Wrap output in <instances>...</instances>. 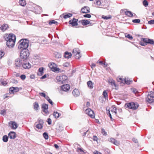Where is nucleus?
<instances>
[{"mask_svg":"<svg viewBox=\"0 0 154 154\" xmlns=\"http://www.w3.org/2000/svg\"><path fill=\"white\" fill-rule=\"evenodd\" d=\"M18 48L20 49H27L29 46V41L26 39H21L18 42Z\"/></svg>","mask_w":154,"mask_h":154,"instance_id":"obj_2","label":"nucleus"},{"mask_svg":"<svg viewBox=\"0 0 154 154\" xmlns=\"http://www.w3.org/2000/svg\"><path fill=\"white\" fill-rule=\"evenodd\" d=\"M58 23V22H57V21H56L55 20H54L50 21L49 23V24L50 25H51L53 24H54L56 25H57Z\"/></svg>","mask_w":154,"mask_h":154,"instance_id":"obj_36","label":"nucleus"},{"mask_svg":"<svg viewBox=\"0 0 154 154\" xmlns=\"http://www.w3.org/2000/svg\"><path fill=\"white\" fill-rule=\"evenodd\" d=\"M63 78V83L65 82V81L67 79V77L65 75H62V78Z\"/></svg>","mask_w":154,"mask_h":154,"instance_id":"obj_45","label":"nucleus"},{"mask_svg":"<svg viewBox=\"0 0 154 154\" xmlns=\"http://www.w3.org/2000/svg\"><path fill=\"white\" fill-rule=\"evenodd\" d=\"M56 65L54 63H51L49 64V66L50 68L52 69L53 71L56 70L57 68L55 67Z\"/></svg>","mask_w":154,"mask_h":154,"instance_id":"obj_23","label":"nucleus"},{"mask_svg":"<svg viewBox=\"0 0 154 154\" xmlns=\"http://www.w3.org/2000/svg\"><path fill=\"white\" fill-rule=\"evenodd\" d=\"M109 141L110 142L117 146L119 145V142L112 138H110L109 140Z\"/></svg>","mask_w":154,"mask_h":154,"instance_id":"obj_20","label":"nucleus"},{"mask_svg":"<svg viewBox=\"0 0 154 154\" xmlns=\"http://www.w3.org/2000/svg\"><path fill=\"white\" fill-rule=\"evenodd\" d=\"M87 84L88 87L90 89H92L93 88V84L92 83V82L91 81H89L87 82Z\"/></svg>","mask_w":154,"mask_h":154,"instance_id":"obj_28","label":"nucleus"},{"mask_svg":"<svg viewBox=\"0 0 154 154\" xmlns=\"http://www.w3.org/2000/svg\"><path fill=\"white\" fill-rule=\"evenodd\" d=\"M61 88L63 91H67L69 90L70 86L68 84L63 85L61 86Z\"/></svg>","mask_w":154,"mask_h":154,"instance_id":"obj_12","label":"nucleus"},{"mask_svg":"<svg viewBox=\"0 0 154 154\" xmlns=\"http://www.w3.org/2000/svg\"><path fill=\"white\" fill-rule=\"evenodd\" d=\"M22 61L20 59H17L15 60V66L17 67H20L21 64H22Z\"/></svg>","mask_w":154,"mask_h":154,"instance_id":"obj_17","label":"nucleus"},{"mask_svg":"<svg viewBox=\"0 0 154 154\" xmlns=\"http://www.w3.org/2000/svg\"><path fill=\"white\" fill-rule=\"evenodd\" d=\"M20 78L21 79L24 80L25 79L26 76L24 75H22L20 76Z\"/></svg>","mask_w":154,"mask_h":154,"instance_id":"obj_57","label":"nucleus"},{"mask_svg":"<svg viewBox=\"0 0 154 154\" xmlns=\"http://www.w3.org/2000/svg\"><path fill=\"white\" fill-rule=\"evenodd\" d=\"M31 66V65L28 62H25L22 64V66L24 69H29Z\"/></svg>","mask_w":154,"mask_h":154,"instance_id":"obj_16","label":"nucleus"},{"mask_svg":"<svg viewBox=\"0 0 154 154\" xmlns=\"http://www.w3.org/2000/svg\"><path fill=\"white\" fill-rule=\"evenodd\" d=\"M99 63V64L100 65H101L102 66H105V63H103V61H98L97 62V63Z\"/></svg>","mask_w":154,"mask_h":154,"instance_id":"obj_51","label":"nucleus"},{"mask_svg":"<svg viewBox=\"0 0 154 154\" xmlns=\"http://www.w3.org/2000/svg\"><path fill=\"white\" fill-rule=\"evenodd\" d=\"M81 23L83 25H87L90 23V21L86 20H83L81 21Z\"/></svg>","mask_w":154,"mask_h":154,"instance_id":"obj_26","label":"nucleus"},{"mask_svg":"<svg viewBox=\"0 0 154 154\" xmlns=\"http://www.w3.org/2000/svg\"><path fill=\"white\" fill-rule=\"evenodd\" d=\"M107 1L106 0H97V5L100 8H105V5H107Z\"/></svg>","mask_w":154,"mask_h":154,"instance_id":"obj_7","label":"nucleus"},{"mask_svg":"<svg viewBox=\"0 0 154 154\" xmlns=\"http://www.w3.org/2000/svg\"><path fill=\"white\" fill-rule=\"evenodd\" d=\"M46 77H47L46 75L45 74L41 77V79H44L46 78Z\"/></svg>","mask_w":154,"mask_h":154,"instance_id":"obj_64","label":"nucleus"},{"mask_svg":"<svg viewBox=\"0 0 154 154\" xmlns=\"http://www.w3.org/2000/svg\"><path fill=\"white\" fill-rule=\"evenodd\" d=\"M8 137L7 135H5L3 137L2 140L4 142H7L8 140Z\"/></svg>","mask_w":154,"mask_h":154,"instance_id":"obj_34","label":"nucleus"},{"mask_svg":"<svg viewBox=\"0 0 154 154\" xmlns=\"http://www.w3.org/2000/svg\"><path fill=\"white\" fill-rule=\"evenodd\" d=\"M53 115L56 119L59 118L60 116V114L57 112H54Z\"/></svg>","mask_w":154,"mask_h":154,"instance_id":"obj_33","label":"nucleus"},{"mask_svg":"<svg viewBox=\"0 0 154 154\" xmlns=\"http://www.w3.org/2000/svg\"><path fill=\"white\" fill-rule=\"evenodd\" d=\"M19 3L20 5L22 6H24L26 4L25 0H20L19 1Z\"/></svg>","mask_w":154,"mask_h":154,"instance_id":"obj_31","label":"nucleus"},{"mask_svg":"<svg viewBox=\"0 0 154 154\" xmlns=\"http://www.w3.org/2000/svg\"><path fill=\"white\" fill-rule=\"evenodd\" d=\"M132 140L133 141V142L135 143H137L138 142L137 139H136L135 138H133Z\"/></svg>","mask_w":154,"mask_h":154,"instance_id":"obj_62","label":"nucleus"},{"mask_svg":"<svg viewBox=\"0 0 154 154\" xmlns=\"http://www.w3.org/2000/svg\"><path fill=\"white\" fill-rule=\"evenodd\" d=\"M140 21L139 19H136L133 20L132 22L135 23H139Z\"/></svg>","mask_w":154,"mask_h":154,"instance_id":"obj_46","label":"nucleus"},{"mask_svg":"<svg viewBox=\"0 0 154 154\" xmlns=\"http://www.w3.org/2000/svg\"><path fill=\"white\" fill-rule=\"evenodd\" d=\"M102 18L104 20H108L111 18V16L110 15H109L108 16H106L104 15H103L102 16Z\"/></svg>","mask_w":154,"mask_h":154,"instance_id":"obj_38","label":"nucleus"},{"mask_svg":"<svg viewBox=\"0 0 154 154\" xmlns=\"http://www.w3.org/2000/svg\"><path fill=\"white\" fill-rule=\"evenodd\" d=\"M38 122L39 123L38 124L42 125H43L44 123V122L43 120L41 119H38Z\"/></svg>","mask_w":154,"mask_h":154,"instance_id":"obj_50","label":"nucleus"},{"mask_svg":"<svg viewBox=\"0 0 154 154\" xmlns=\"http://www.w3.org/2000/svg\"><path fill=\"white\" fill-rule=\"evenodd\" d=\"M107 91V90H104L103 93V95L106 99H107L108 98Z\"/></svg>","mask_w":154,"mask_h":154,"instance_id":"obj_30","label":"nucleus"},{"mask_svg":"<svg viewBox=\"0 0 154 154\" xmlns=\"http://www.w3.org/2000/svg\"><path fill=\"white\" fill-rule=\"evenodd\" d=\"M44 97L48 101L49 100H50V99L49 98V97L48 96H45Z\"/></svg>","mask_w":154,"mask_h":154,"instance_id":"obj_63","label":"nucleus"},{"mask_svg":"<svg viewBox=\"0 0 154 154\" xmlns=\"http://www.w3.org/2000/svg\"><path fill=\"white\" fill-rule=\"evenodd\" d=\"M154 94L153 92L151 91L148 93L147 97L146 98L147 101L149 103L153 102L154 100Z\"/></svg>","mask_w":154,"mask_h":154,"instance_id":"obj_5","label":"nucleus"},{"mask_svg":"<svg viewBox=\"0 0 154 154\" xmlns=\"http://www.w3.org/2000/svg\"><path fill=\"white\" fill-rule=\"evenodd\" d=\"M107 113L108 116L110 117L111 120L112 121L113 119L112 118L111 115L110 113V111L109 110H108V112H107Z\"/></svg>","mask_w":154,"mask_h":154,"instance_id":"obj_49","label":"nucleus"},{"mask_svg":"<svg viewBox=\"0 0 154 154\" xmlns=\"http://www.w3.org/2000/svg\"><path fill=\"white\" fill-rule=\"evenodd\" d=\"M20 54V57L23 60H26L27 59L29 55L28 49H21Z\"/></svg>","mask_w":154,"mask_h":154,"instance_id":"obj_3","label":"nucleus"},{"mask_svg":"<svg viewBox=\"0 0 154 154\" xmlns=\"http://www.w3.org/2000/svg\"><path fill=\"white\" fill-rule=\"evenodd\" d=\"M72 16V14L68 13L67 14L64 15L63 16V18L64 19H66L71 17Z\"/></svg>","mask_w":154,"mask_h":154,"instance_id":"obj_35","label":"nucleus"},{"mask_svg":"<svg viewBox=\"0 0 154 154\" xmlns=\"http://www.w3.org/2000/svg\"><path fill=\"white\" fill-rule=\"evenodd\" d=\"M9 126L13 129H15L17 127V123L15 122L11 121L9 122Z\"/></svg>","mask_w":154,"mask_h":154,"instance_id":"obj_13","label":"nucleus"},{"mask_svg":"<svg viewBox=\"0 0 154 154\" xmlns=\"http://www.w3.org/2000/svg\"><path fill=\"white\" fill-rule=\"evenodd\" d=\"M72 55V54L68 51H66L64 53V57L65 58L69 59L71 57Z\"/></svg>","mask_w":154,"mask_h":154,"instance_id":"obj_22","label":"nucleus"},{"mask_svg":"<svg viewBox=\"0 0 154 154\" xmlns=\"http://www.w3.org/2000/svg\"><path fill=\"white\" fill-rule=\"evenodd\" d=\"M83 17H87L90 18L91 17V16L90 14H86L83 15Z\"/></svg>","mask_w":154,"mask_h":154,"instance_id":"obj_55","label":"nucleus"},{"mask_svg":"<svg viewBox=\"0 0 154 154\" xmlns=\"http://www.w3.org/2000/svg\"><path fill=\"white\" fill-rule=\"evenodd\" d=\"M117 81L119 82H123V79L121 78H117Z\"/></svg>","mask_w":154,"mask_h":154,"instance_id":"obj_52","label":"nucleus"},{"mask_svg":"<svg viewBox=\"0 0 154 154\" xmlns=\"http://www.w3.org/2000/svg\"><path fill=\"white\" fill-rule=\"evenodd\" d=\"M43 136L44 138L46 140L48 138V136L47 133L46 132L44 133L43 134Z\"/></svg>","mask_w":154,"mask_h":154,"instance_id":"obj_43","label":"nucleus"},{"mask_svg":"<svg viewBox=\"0 0 154 154\" xmlns=\"http://www.w3.org/2000/svg\"><path fill=\"white\" fill-rule=\"evenodd\" d=\"M125 14L127 16L129 17H132L133 16V13L130 11H126L125 12Z\"/></svg>","mask_w":154,"mask_h":154,"instance_id":"obj_32","label":"nucleus"},{"mask_svg":"<svg viewBox=\"0 0 154 154\" xmlns=\"http://www.w3.org/2000/svg\"><path fill=\"white\" fill-rule=\"evenodd\" d=\"M101 133L103 135H107L106 132L105 130L104 129H102Z\"/></svg>","mask_w":154,"mask_h":154,"instance_id":"obj_48","label":"nucleus"},{"mask_svg":"<svg viewBox=\"0 0 154 154\" xmlns=\"http://www.w3.org/2000/svg\"><path fill=\"white\" fill-rule=\"evenodd\" d=\"M9 137L11 139H14L16 137V133L13 131H11L8 134Z\"/></svg>","mask_w":154,"mask_h":154,"instance_id":"obj_19","label":"nucleus"},{"mask_svg":"<svg viewBox=\"0 0 154 154\" xmlns=\"http://www.w3.org/2000/svg\"><path fill=\"white\" fill-rule=\"evenodd\" d=\"M90 8L87 6H85L82 8L81 10V12L83 13H88L90 12Z\"/></svg>","mask_w":154,"mask_h":154,"instance_id":"obj_14","label":"nucleus"},{"mask_svg":"<svg viewBox=\"0 0 154 154\" xmlns=\"http://www.w3.org/2000/svg\"><path fill=\"white\" fill-rule=\"evenodd\" d=\"M148 23L150 24H154V20H151L148 21Z\"/></svg>","mask_w":154,"mask_h":154,"instance_id":"obj_56","label":"nucleus"},{"mask_svg":"<svg viewBox=\"0 0 154 154\" xmlns=\"http://www.w3.org/2000/svg\"><path fill=\"white\" fill-rule=\"evenodd\" d=\"M108 82L112 86L114 87L116 86V84L115 81L112 79H110L108 81Z\"/></svg>","mask_w":154,"mask_h":154,"instance_id":"obj_29","label":"nucleus"},{"mask_svg":"<svg viewBox=\"0 0 154 154\" xmlns=\"http://www.w3.org/2000/svg\"><path fill=\"white\" fill-rule=\"evenodd\" d=\"M112 110H111V111L112 112H114L115 113V114H116V108L115 107V106H112Z\"/></svg>","mask_w":154,"mask_h":154,"instance_id":"obj_39","label":"nucleus"},{"mask_svg":"<svg viewBox=\"0 0 154 154\" xmlns=\"http://www.w3.org/2000/svg\"><path fill=\"white\" fill-rule=\"evenodd\" d=\"M4 38L7 41L6 45L9 48H12L14 46L16 39L15 35L13 34L10 33L8 35L4 36Z\"/></svg>","mask_w":154,"mask_h":154,"instance_id":"obj_1","label":"nucleus"},{"mask_svg":"<svg viewBox=\"0 0 154 154\" xmlns=\"http://www.w3.org/2000/svg\"><path fill=\"white\" fill-rule=\"evenodd\" d=\"M44 68L43 67H41L38 70V74L39 75H42L43 73V70Z\"/></svg>","mask_w":154,"mask_h":154,"instance_id":"obj_25","label":"nucleus"},{"mask_svg":"<svg viewBox=\"0 0 154 154\" xmlns=\"http://www.w3.org/2000/svg\"><path fill=\"white\" fill-rule=\"evenodd\" d=\"M78 19H76L75 18H73L72 20H70L69 21V24L71 25L72 26H74L78 25Z\"/></svg>","mask_w":154,"mask_h":154,"instance_id":"obj_9","label":"nucleus"},{"mask_svg":"<svg viewBox=\"0 0 154 154\" xmlns=\"http://www.w3.org/2000/svg\"><path fill=\"white\" fill-rule=\"evenodd\" d=\"M85 113L89 116L91 118H94L95 117L94 112L90 108H88L85 110Z\"/></svg>","mask_w":154,"mask_h":154,"instance_id":"obj_8","label":"nucleus"},{"mask_svg":"<svg viewBox=\"0 0 154 154\" xmlns=\"http://www.w3.org/2000/svg\"><path fill=\"white\" fill-rule=\"evenodd\" d=\"M35 127L38 129H41L43 128V125L38 123L36 125Z\"/></svg>","mask_w":154,"mask_h":154,"instance_id":"obj_40","label":"nucleus"},{"mask_svg":"<svg viewBox=\"0 0 154 154\" xmlns=\"http://www.w3.org/2000/svg\"><path fill=\"white\" fill-rule=\"evenodd\" d=\"M42 108L43 111L46 114H49V112L48 110V105L46 104H43L42 105Z\"/></svg>","mask_w":154,"mask_h":154,"instance_id":"obj_10","label":"nucleus"},{"mask_svg":"<svg viewBox=\"0 0 154 154\" xmlns=\"http://www.w3.org/2000/svg\"><path fill=\"white\" fill-rule=\"evenodd\" d=\"M140 45L142 46H145L147 44L148 38H142L141 39Z\"/></svg>","mask_w":154,"mask_h":154,"instance_id":"obj_18","label":"nucleus"},{"mask_svg":"<svg viewBox=\"0 0 154 154\" xmlns=\"http://www.w3.org/2000/svg\"><path fill=\"white\" fill-rule=\"evenodd\" d=\"M147 44L154 45V41L152 39L148 38Z\"/></svg>","mask_w":154,"mask_h":154,"instance_id":"obj_37","label":"nucleus"},{"mask_svg":"<svg viewBox=\"0 0 154 154\" xmlns=\"http://www.w3.org/2000/svg\"><path fill=\"white\" fill-rule=\"evenodd\" d=\"M39 94L40 95L44 97L46 96L45 94L43 92L39 93Z\"/></svg>","mask_w":154,"mask_h":154,"instance_id":"obj_61","label":"nucleus"},{"mask_svg":"<svg viewBox=\"0 0 154 154\" xmlns=\"http://www.w3.org/2000/svg\"><path fill=\"white\" fill-rule=\"evenodd\" d=\"M72 55L73 56L75 57V58L79 59L81 57L80 51L78 48H75L73 49L72 51Z\"/></svg>","mask_w":154,"mask_h":154,"instance_id":"obj_6","label":"nucleus"},{"mask_svg":"<svg viewBox=\"0 0 154 154\" xmlns=\"http://www.w3.org/2000/svg\"><path fill=\"white\" fill-rule=\"evenodd\" d=\"M124 81L125 82V83L126 84L128 85L130 84L131 82H132L131 81H130L129 80H128V79H127L126 78H125Z\"/></svg>","mask_w":154,"mask_h":154,"instance_id":"obj_41","label":"nucleus"},{"mask_svg":"<svg viewBox=\"0 0 154 154\" xmlns=\"http://www.w3.org/2000/svg\"><path fill=\"white\" fill-rule=\"evenodd\" d=\"M8 26V25H6L5 26H2V30L3 31H5L6 29H7V26Z\"/></svg>","mask_w":154,"mask_h":154,"instance_id":"obj_53","label":"nucleus"},{"mask_svg":"<svg viewBox=\"0 0 154 154\" xmlns=\"http://www.w3.org/2000/svg\"><path fill=\"white\" fill-rule=\"evenodd\" d=\"M62 75L57 76L56 77V79L59 83L63 84V82Z\"/></svg>","mask_w":154,"mask_h":154,"instance_id":"obj_24","label":"nucleus"},{"mask_svg":"<svg viewBox=\"0 0 154 154\" xmlns=\"http://www.w3.org/2000/svg\"><path fill=\"white\" fill-rule=\"evenodd\" d=\"M63 66L64 67H67L69 66V64L68 63L66 62L63 63Z\"/></svg>","mask_w":154,"mask_h":154,"instance_id":"obj_59","label":"nucleus"},{"mask_svg":"<svg viewBox=\"0 0 154 154\" xmlns=\"http://www.w3.org/2000/svg\"><path fill=\"white\" fill-rule=\"evenodd\" d=\"M77 151L78 152H83V150L82 149L80 148H78L77 149Z\"/></svg>","mask_w":154,"mask_h":154,"instance_id":"obj_54","label":"nucleus"},{"mask_svg":"<svg viewBox=\"0 0 154 154\" xmlns=\"http://www.w3.org/2000/svg\"><path fill=\"white\" fill-rule=\"evenodd\" d=\"M47 122L48 123V124L49 125H50L51 124V120L50 118H48L47 119Z\"/></svg>","mask_w":154,"mask_h":154,"instance_id":"obj_58","label":"nucleus"},{"mask_svg":"<svg viewBox=\"0 0 154 154\" xmlns=\"http://www.w3.org/2000/svg\"><path fill=\"white\" fill-rule=\"evenodd\" d=\"M19 91V88L17 87H11L9 90L10 93L14 94Z\"/></svg>","mask_w":154,"mask_h":154,"instance_id":"obj_15","label":"nucleus"},{"mask_svg":"<svg viewBox=\"0 0 154 154\" xmlns=\"http://www.w3.org/2000/svg\"><path fill=\"white\" fill-rule=\"evenodd\" d=\"M125 37L128 38L130 40H131L133 39L132 36L129 34H125Z\"/></svg>","mask_w":154,"mask_h":154,"instance_id":"obj_44","label":"nucleus"},{"mask_svg":"<svg viewBox=\"0 0 154 154\" xmlns=\"http://www.w3.org/2000/svg\"><path fill=\"white\" fill-rule=\"evenodd\" d=\"M5 54V53L3 51H0V59Z\"/></svg>","mask_w":154,"mask_h":154,"instance_id":"obj_47","label":"nucleus"},{"mask_svg":"<svg viewBox=\"0 0 154 154\" xmlns=\"http://www.w3.org/2000/svg\"><path fill=\"white\" fill-rule=\"evenodd\" d=\"M33 106L34 110H38L39 106L37 102H35L34 103Z\"/></svg>","mask_w":154,"mask_h":154,"instance_id":"obj_27","label":"nucleus"},{"mask_svg":"<svg viewBox=\"0 0 154 154\" xmlns=\"http://www.w3.org/2000/svg\"><path fill=\"white\" fill-rule=\"evenodd\" d=\"M35 11H33V12L36 14H40L42 11V8L39 6L36 5L34 7Z\"/></svg>","mask_w":154,"mask_h":154,"instance_id":"obj_11","label":"nucleus"},{"mask_svg":"<svg viewBox=\"0 0 154 154\" xmlns=\"http://www.w3.org/2000/svg\"><path fill=\"white\" fill-rule=\"evenodd\" d=\"M125 106L128 108L135 110L137 109L138 107V105L137 103L131 102L126 103L125 104Z\"/></svg>","mask_w":154,"mask_h":154,"instance_id":"obj_4","label":"nucleus"},{"mask_svg":"<svg viewBox=\"0 0 154 154\" xmlns=\"http://www.w3.org/2000/svg\"><path fill=\"white\" fill-rule=\"evenodd\" d=\"M72 94L74 97H77L80 95V93L78 89H74L72 91Z\"/></svg>","mask_w":154,"mask_h":154,"instance_id":"obj_21","label":"nucleus"},{"mask_svg":"<svg viewBox=\"0 0 154 154\" xmlns=\"http://www.w3.org/2000/svg\"><path fill=\"white\" fill-rule=\"evenodd\" d=\"M1 83L3 85H6L7 84V82L6 81H3L1 82Z\"/></svg>","mask_w":154,"mask_h":154,"instance_id":"obj_60","label":"nucleus"},{"mask_svg":"<svg viewBox=\"0 0 154 154\" xmlns=\"http://www.w3.org/2000/svg\"><path fill=\"white\" fill-rule=\"evenodd\" d=\"M143 3L145 7H147L148 5V2L146 0H144L143 1Z\"/></svg>","mask_w":154,"mask_h":154,"instance_id":"obj_42","label":"nucleus"}]
</instances>
